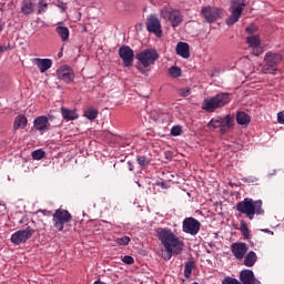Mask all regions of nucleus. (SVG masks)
Here are the masks:
<instances>
[{
    "mask_svg": "<svg viewBox=\"0 0 284 284\" xmlns=\"http://www.w3.org/2000/svg\"><path fill=\"white\" fill-rule=\"evenodd\" d=\"M34 235V229L32 226H28L24 230L17 231L11 235V243L13 245H21V243H26L29 239H32Z\"/></svg>",
    "mask_w": 284,
    "mask_h": 284,
    "instance_id": "obj_9",
    "label": "nucleus"
},
{
    "mask_svg": "<svg viewBox=\"0 0 284 284\" xmlns=\"http://www.w3.org/2000/svg\"><path fill=\"white\" fill-rule=\"evenodd\" d=\"M196 267V262H194V258H191L189 262L185 263L184 266V276L185 278H190L192 276V270Z\"/></svg>",
    "mask_w": 284,
    "mask_h": 284,
    "instance_id": "obj_28",
    "label": "nucleus"
},
{
    "mask_svg": "<svg viewBox=\"0 0 284 284\" xmlns=\"http://www.w3.org/2000/svg\"><path fill=\"white\" fill-rule=\"evenodd\" d=\"M9 83L8 77L0 74V88H6Z\"/></svg>",
    "mask_w": 284,
    "mask_h": 284,
    "instance_id": "obj_41",
    "label": "nucleus"
},
{
    "mask_svg": "<svg viewBox=\"0 0 284 284\" xmlns=\"http://www.w3.org/2000/svg\"><path fill=\"white\" fill-rule=\"evenodd\" d=\"M115 243L118 245H129L130 244V236L125 235V236H122V237H118L115 240Z\"/></svg>",
    "mask_w": 284,
    "mask_h": 284,
    "instance_id": "obj_37",
    "label": "nucleus"
},
{
    "mask_svg": "<svg viewBox=\"0 0 284 284\" xmlns=\"http://www.w3.org/2000/svg\"><path fill=\"white\" fill-rule=\"evenodd\" d=\"M57 6L61 9V12H65V10H68V4L65 2L58 1Z\"/></svg>",
    "mask_w": 284,
    "mask_h": 284,
    "instance_id": "obj_44",
    "label": "nucleus"
},
{
    "mask_svg": "<svg viewBox=\"0 0 284 284\" xmlns=\"http://www.w3.org/2000/svg\"><path fill=\"white\" fill-rule=\"evenodd\" d=\"M0 32H3V23L0 22Z\"/></svg>",
    "mask_w": 284,
    "mask_h": 284,
    "instance_id": "obj_47",
    "label": "nucleus"
},
{
    "mask_svg": "<svg viewBox=\"0 0 284 284\" xmlns=\"http://www.w3.org/2000/svg\"><path fill=\"white\" fill-rule=\"evenodd\" d=\"M236 210L241 214H245L246 219H248L250 221H254L255 214H265V211L263 210V201H253L250 197H245L243 201L239 202L236 204Z\"/></svg>",
    "mask_w": 284,
    "mask_h": 284,
    "instance_id": "obj_2",
    "label": "nucleus"
},
{
    "mask_svg": "<svg viewBox=\"0 0 284 284\" xmlns=\"http://www.w3.org/2000/svg\"><path fill=\"white\" fill-rule=\"evenodd\" d=\"M182 230L185 234L196 236L201 232V222L194 217H186L182 222Z\"/></svg>",
    "mask_w": 284,
    "mask_h": 284,
    "instance_id": "obj_10",
    "label": "nucleus"
},
{
    "mask_svg": "<svg viewBox=\"0 0 284 284\" xmlns=\"http://www.w3.org/2000/svg\"><path fill=\"white\" fill-rule=\"evenodd\" d=\"M26 125H28V118H26V115L23 114H19L13 122V130L14 132H17V130H20L26 128Z\"/></svg>",
    "mask_w": 284,
    "mask_h": 284,
    "instance_id": "obj_25",
    "label": "nucleus"
},
{
    "mask_svg": "<svg viewBox=\"0 0 284 284\" xmlns=\"http://www.w3.org/2000/svg\"><path fill=\"white\" fill-rule=\"evenodd\" d=\"M206 252H207V254H212V251H210V250H206Z\"/></svg>",
    "mask_w": 284,
    "mask_h": 284,
    "instance_id": "obj_49",
    "label": "nucleus"
},
{
    "mask_svg": "<svg viewBox=\"0 0 284 284\" xmlns=\"http://www.w3.org/2000/svg\"><path fill=\"white\" fill-rule=\"evenodd\" d=\"M48 12V2L45 0L38 1V14Z\"/></svg>",
    "mask_w": 284,
    "mask_h": 284,
    "instance_id": "obj_31",
    "label": "nucleus"
},
{
    "mask_svg": "<svg viewBox=\"0 0 284 284\" xmlns=\"http://www.w3.org/2000/svg\"><path fill=\"white\" fill-rule=\"evenodd\" d=\"M33 63L37 65V68H39L41 73L48 72V70L52 68V59L36 58Z\"/></svg>",
    "mask_w": 284,
    "mask_h": 284,
    "instance_id": "obj_21",
    "label": "nucleus"
},
{
    "mask_svg": "<svg viewBox=\"0 0 284 284\" xmlns=\"http://www.w3.org/2000/svg\"><path fill=\"white\" fill-rule=\"evenodd\" d=\"M70 221H72V214H70L68 210L58 209L52 214V223L57 232H63V229L65 227V223H70Z\"/></svg>",
    "mask_w": 284,
    "mask_h": 284,
    "instance_id": "obj_7",
    "label": "nucleus"
},
{
    "mask_svg": "<svg viewBox=\"0 0 284 284\" xmlns=\"http://www.w3.org/2000/svg\"><path fill=\"white\" fill-rule=\"evenodd\" d=\"M136 161L140 168H146V165H150V159L145 155H138Z\"/></svg>",
    "mask_w": 284,
    "mask_h": 284,
    "instance_id": "obj_33",
    "label": "nucleus"
},
{
    "mask_svg": "<svg viewBox=\"0 0 284 284\" xmlns=\"http://www.w3.org/2000/svg\"><path fill=\"white\" fill-rule=\"evenodd\" d=\"M256 261H258V256L254 251L247 252L243 258L245 267H254V265H256Z\"/></svg>",
    "mask_w": 284,
    "mask_h": 284,
    "instance_id": "obj_23",
    "label": "nucleus"
},
{
    "mask_svg": "<svg viewBox=\"0 0 284 284\" xmlns=\"http://www.w3.org/2000/svg\"><path fill=\"white\" fill-rule=\"evenodd\" d=\"M231 101L232 98H230V93H217L214 97L204 99L202 110H205L206 112H214L219 110V108H225V105H227V103H230Z\"/></svg>",
    "mask_w": 284,
    "mask_h": 284,
    "instance_id": "obj_3",
    "label": "nucleus"
},
{
    "mask_svg": "<svg viewBox=\"0 0 284 284\" xmlns=\"http://www.w3.org/2000/svg\"><path fill=\"white\" fill-rule=\"evenodd\" d=\"M57 77L64 83H72L74 81V71L69 65H62L57 70Z\"/></svg>",
    "mask_w": 284,
    "mask_h": 284,
    "instance_id": "obj_13",
    "label": "nucleus"
},
{
    "mask_svg": "<svg viewBox=\"0 0 284 284\" xmlns=\"http://www.w3.org/2000/svg\"><path fill=\"white\" fill-rule=\"evenodd\" d=\"M156 236L163 245L164 250L160 251L159 255L164 261H170L172 256H179L183 253L185 243L174 232L168 227H159L155 230Z\"/></svg>",
    "mask_w": 284,
    "mask_h": 284,
    "instance_id": "obj_1",
    "label": "nucleus"
},
{
    "mask_svg": "<svg viewBox=\"0 0 284 284\" xmlns=\"http://www.w3.org/2000/svg\"><path fill=\"white\" fill-rule=\"evenodd\" d=\"M161 17L170 21L172 28H179L183 23V14L176 9H162Z\"/></svg>",
    "mask_w": 284,
    "mask_h": 284,
    "instance_id": "obj_8",
    "label": "nucleus"
},
{
    "mask_svg": "<svg viewBox=\"0 0 284 284\" xmlns=\"http://www.w3.org/2000/svg\"><path fill=\"white\" fill-rule=\"evenodd\" d=\"M38 212H40V214H43V216H51L52 211H48V210H39Z\"/></svg>",
    "mask_w": 284,
    "mask_h": 284,
    "instance_id": "obj_45",
    "label": "nucleus"
},
{
    "mask_svg": "<svg viewBox=\"0 0 284 284\" xmlns=\"http://www.w3.org/2000/svg\"><path fill=\"white\" fill-rule=\"evenodd\" d=\"M33 161H41V159H45V151L42 149H38L31 153Z\"/></svg>",
    "mask_w": 284,
    "mask_h": 284,
    "instance_id": "obj_30",
    "label": "nucleus"
},
{
    "mask_svg": "<svg viewBox=\"0 0 284 284\" xmlns=\"http://www.w3.org/2000/svg\"><path fill=\"white\" fill-rule=\"evenodd\" d=\"M21 12L26 16H30L34 13V2L32 0H23L21 6Z\"/></svg>",
    "mask_w": 284,
    "mask_h": 284,
    "instance_id": "obj_26",
    "label": "nucleus"
},
{
    "mask_svg": "<svg viewBox=\"0 0 284 284\" xmlns=\"http://www.w3.org/2000/svg\"><path fill=\"white\" fill-rule=\"evenodd\" d=\"M240 281L242 284H261V281L254 276V271L243 270L240 272Z\"/></svg>",
    "mask_w": 284,
    "mask_h": 284,
    "instance_id": "obj_18",
    "label": "nucleus"
},
{
    "mask_svg": "<svg viewBox=\"0 0 284 284\" xmlns=\"http://www.w3.org/2000/svg\"><path fill=\"white\" fill-rule=\"evenodd\" d=\"M169 74L173 79H179V77H181V74H182L181 68L180 67H171L169 69Z\"/></svg>",
    "mask_w": 284,
    "mask_h": 284,
    "instance_id": "obj_32",
    "label": "nucleus"
},
{
    "mask_svg": "<svg viewBox=\"0 0 284 284\" xmlns=\"http://www.w3.org/2000/svg\"><path fill=\"white\" fill-rule=\"evenodd\" d=\"M93 284H103L101 281H95Z\"/></svg>",
    "mask_w": 284,
    "mask_h": 284,
    "instance_id": "obj_48",
    "label": "nucleus"
},
{
    "mask_svg": "<svg viewBox=\"0 0 284 284\" xmlns=\"http://www.w3.org/2000/svg\"><path fill=\"white\" fill-rule=\"evenodd\" d=\"M247 0H231V7L229 12L231 16L226 20V26H234V23H239V19L243 14V10H245Z\"/></svg>",
    "mask_w": 284,
    "mask_h": 284,
    "instance_id": "obj_6",
    "label": "nucleus"
},
{
    "mask_svg": "<svg viewBox=\"0 0 284 284\" xmlns=\"http://www.w3.org/2000/svg\"><path fill=\"white\" fill-rule=\"evenodd\" d=\"M246 43L248 44V48H252L253 54H255V57L263 54V49H261V37L260 36L247 37Z\"/></svg>",
    "mask_w": 284,
    "mask_h": 284,
    "instance_id": "obj_16",
    "label": "nucleus"
},
{
    "mask_svg": "<svg viewBox=\"0 0 284 284\" xmlns=\"http://www.w3.org/2000/svg\"><path fill=\"white\" fill-rule=\"evenodd\" d=\"M61 114L64 121H74L79 119V114L77 113L75 110H70V109H67L65 106L61 108Z\"/></svg>",
    "mask_w": 284,
    "mask_h": 284,
    "instance_id": "obj_24",
    "label": "nucleus"
},
{
    "mask_svg": "<svg viewBox=\"0 0 284 284\" xmlns=\"http://www.w3.org/2000/svg\"><path fill=\"white\" fill-rule=\"evenodd\" d=\"M122 263H125V265H132V264H134V257H132L130 255H124L122 257Z\"/></svg>",
    "mask_w": 284,
    "mask_h": 284,
    "instance_id": "obj_40",
    "label": "nucleus"
},
{
    "mask_svg": "<svg viewBox=\"0 0 284 284\" xmlns=\"http://www.w3.org/2000/svg\"><path fill=\"white\" fill-rule=\"evenodd\" d=\"M119 57L122 59L124 68H132L134 63V50L130 45L123 44L120 47Z\"/></svg>",
    "mask_w": 284,
    "mask_h": 284,
    "instance_id": "obj_11",
    "label": "nucleus"
},
{
    "mask_svg": "<svg viewBox=\"0 0 284 284\" xmlns=\"http://www.w3.org/2000/svg\"><path fill=\"white\" fill-rule=\"evenodd\" d=\"M183 133V126L182 125H174L171 129L172 136H181Z\"/></svg>",
    "mask_w": 284,
    "mask_h": 284,
    "instance_id": "obj_36",
    "label": "nucleus"
},
{
    "mask_svg": "<svg viewBox=\"0 0 284 284\" xmlns=\"http://www.w3.org/2000/svg\"><path fill=\"white\" fill-rule=\"evenodd\" d=\"M180 97H190L192 94V89L190 88H182L179 90Z\"/></svg>",
    "mask_w": 284,
    "mask_h": 284,
    "instance_id": "obj_39",
    "label": "nucleus"
},
{
    "mask_svg": "<svg viewBox=\"0 0 284 284\" xmlns=\"http://www.w3.org/2000/svg\"><path fill=\"white\" fill-rule=\"evenodd\" d=\"M270 232V234H274V232H272V231H268Z\"/></svg>",
    "mask_w": 284,
    "mask_h": 284,
    "instance_id": "obj_50",
    "label": "nucleus"
},
{
    "mask_svg": "<svg viewBox=\"0 0 284 284\" xmlns=\"http://www.w3.org/2000/svg\"><path fill=\"white\" fill-rule=\"evenodd\" d=\"M129 165V170L132 172V170H134V165H132V162H128Z\"/></svg>",
    "mask_w": 284,
    "mask_h": 284,
    "instance_id": "obj_46",
    "label": "nucleus"
},
{
    "mask_svg": "<svg viewBox=\"0 0 284 284\" xmlns=\"http://www.w3.org/2000/svg\"><path fill=\"white\" fill-rule=\"evenodd\" d=\"M84 116L87 119H89V121H94V119H97V116H99V111H97L94 109H90L84 112Z\"/></svg>",
    "mask_w": 284,
    "mask_h": 284,
    "instance_id": "obj_34",
    "label": "nucleus"
},
{
    "mask_svg": "<svg viewBox=\"0 0 284 284\" xmlns=\"http://www.w3.org/2000/svg\"><path fill=\"white\" fill-rule=\"evenodd\" d=\"M55 33L61 39L63 43L70 39V29L68 27L63 26V21H60L57 23L55 27Z\"/></svg>",
    "mask_w": 284,
    "mask_h": 284,
    "instance_id": "obj_20",
    "label": "nucleus"
},
{
    "mask_svg": "<svg viewBox=\"0 0 284 284\" xmlns=\"http://www.w3.org/2000/svg\"><path fill=\"white\" fill-rule=\"evenodd\" d=\"M8 50H14V44L9 42L7 45H0V52H8Z\"/></svg>",
    "mask_w": 284,
    "mask_h": 284,
    "instance_id": "obj_42",
    "label": "nucleus"
},
{
    "mask_svg": "<svg viewBox=\"0 0 284 284\" xmlns=\"http://www.w3.org/2000/svg\"><path fill=\"white\" fill-rule=\"evenodd\" d=\"M256 26L254 24H250L247 28H246V34H254V32H256Z\"/></svg>",
    "mask_w": 284,
    "mask_h": 284,
    "instance_id": "obj_43",
    "label": "nucleus"
},
{
    "mask_svg": "<svg viewBox=\"0 0 284 284\" xmlns=\"http://www.w3.org/2000/svg\"><path fill=\"white\" fill-rule=\"evenodd\" d=\"M222 284H243L241 283L239 280L231 277V276H226L223 281Z\"/></svg>",
    "mask_w": 284,
    "mask_h": 284,
    "instance_id": "obj_38",
    "label": "nucleus"
},
{
    "mask_svg": "<svg viewBox=\"0 0 284 284\" xmlns=\"http://www.w3.org/2000/svg\"><path fill=\"white\" fill-rule=\"evenodd\" d=\"M201 13L207 23H214L217 19H221V9L219 8L204 7Z\"/></svg>",
    "mask_w": 284,
    "mask_h": 284,
    "instance_id": "obj_14",
    "label": "nucleus"
},
{
    "mask_svg": "<svg viewBox=\"0 0 284 284\" xmlns=\"http://www.w3.org/2000/svg\"><path fill=\"white\" fill-rule=\"evenodd\" d=\"M135 59H138L139 64L138 70L139 72H142V74L145 73V68H150V65H154L156 61H159V52L156 49H145L139 52L135 55Z\"/></svg>",
    "mask_w": 284,
    "mask_h": 284,
    "instance_id": "obj_4",
    "label": "nucleus"
},
{
    "mask_svg": "<svg viewBox=\"0 0 284 284\" xmlns=\"http://www.w3.org/2000/svg\"><path fill=\"white\" fill-rule=\"evenodd\" d=\"M231 252L236 261H243L250 252V246L245 242H235L231 244Z\"/></svg>",
    "mask_w": 284,
    "mask_h": 284,
    "instance_id": "obj_12",
    "label": "nucleus"
},
{
    "mask_svg": "<svg viewBox=\"0 0 284 284\" xmlns=\"http://www.w3.org/2000/svg\"><path fill=\"white\" fill-rule=\"evenodd\" d=\"M234 128V118L233 115L221 116V129L220 134H227L230 129Z\"/></svg>",
    "mask_w": 284,
    "mask_h": 284,
    "instance_id": "obj_19",
    "label": "nucleus"
},
{
    "mask_svg": "<svg viewBox=\"0 0 284 284\" xmlns=\"http://www.w3.org/2000/svg\"><path fill=\"white\" fill-rule=\"evenodd\" d=\"M175 52L179 57H182V59H190V44L186 42H179Z\"/></svg>",
    "mask_w": 284,
    "mask_h": 284,
    "instance_id": "obj_22",
    "label": "nucleus"
},
{
    "mask_svg": "<svg viewBox=\"0 0 284 284\" xmlns=\"http://www.w3.org/2000/svg\"><path fill=\"white\" fill-rule=\"evenodd\" d=\"M33 128H36L38 132H41V134H43V132H48V130H50V119L45 115L36 118L33 121Z\"/></svg>",
    "mask_w": 284,
    "mask_h": 284,
    "instance_id": "obj_17",
    "label": "nucleus"
},
{
    "mask_svg": "<svg viewBox=\"0 0 284 284\" xmlns=\"http://www.w3.org/2000/svg\"><path fill=\"white\" fill-rule=\"evenodd\" d=\"M209 128H213V130H216V128H220L221 130V116H217V118H213L209 124H207Z\"/></svg>",
    "mask_w": 284,
    "mask_h": 284,
    "instance_id": "obj_35",
    "label": "nucleus"
},
{
    "mask_svg": "<svg viewBox=\"0 0 284 284\" xmlns=\"http://www.w3.org/2000/svg\"><path fill=\"white\" fill-rule=\"evenodd\" d=\"M240 232L245 240L250 239V227H247V222L244 220L240 222Z\"/></svg>",
    "mask_w": 284,
    "mask_h": 284,
    "instance_id": "obj_29",
    "label": "nucleus"
},
{
    "mask_svg": "<svg viewBox=\"0 0 284 284\" xmlns=\"http://www.w3.org/2000/svg\"><path fill=\"white\" fill-rule=\"evenodd\" d=\"M146 30L153 32V34L161 37L163 31L161 30V20L156 16H150L146 20Z\"/></svg>",
    "mask_w": 284,
    "mask_h": 284,
    "instance_id": "obj_15",
    "label": "nucleus"
},
{
    "mask_svg": "<svg viewBox=\"0 0 284 284\" xmlns=\"http://www.w3.org/2000/svg\"><path fill=\"white\" fill-rule=\"evenodd\" d=\"M283 61L281 53L268 51L264 57V65L262 67L263 74H274L278 68V63Z\"/></svg>",
    "mask_w": 284,
    "mask_h": 284,
    "instance_id": "obj_5",
    "label": "nucleus"
},
{
    "mask_svg": "<svg viewBox=\"0 0 284 284\" xmlns=\"http://www.w3.org/2000/svg\"><path fill=\"white\" fill-rule=\"evenodd\" d=\"M252 121V119L250 118V115L243 111H239L236 113V123L239 125H250V122Z\"/></svg>",
    "mask_w": 284,
    "mask_h": 284,
    "instance_id": "obj_27",
    "label": "nucleus"
}]
</instances>
